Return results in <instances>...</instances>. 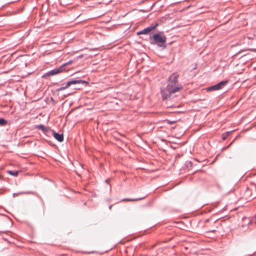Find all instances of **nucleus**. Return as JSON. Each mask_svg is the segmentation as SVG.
<instances>
[{"label":"nucleus","mask_w":256,"mask_h":256,"mask_svg":"<svg viewBox=\"0 0 256 256\" xmlns=\"http://www.w3.org/2000/svg\"><path fill=\"white\" fill-rule=\"evenodd\" d=\"M138 199H136V200H135V199H128V198H126V199H124L122 200V201H125V202H132V201H136V200H138Z\"/></svg>","instance_id":"nucleus-12"},{"label":"nucleus","mask_w":256,"mask_h":256,"mask_svg":"<svg viewBox=\"0 0 256 256\" xmlns=\"http://www.w3.org/2000/svg\"><path fill=\"white\" fill-rule=\"evenodd\" d=\"M86 82L84 80H72L71 81H70L67 82L66 84L64 86H62L61 88H60L58 89V91H61L62 90H64L68 88L72 84H84Z\"/></svg>","instance_id":"nucleus-3"},{"label":"nucleus","mask_w":256,"mask_h":256,"mask_svg":"<svg viewBox=\"0 0 256 256\" xmlns=\"http://www.w3.org/2000/svg\"><path fill=\"white\" fill-rule=\"evenodd\" d=\"M168 123L169 124H172L174 123V121L168 120Z\"/></svg>","instance_id":"nucleus-15"},{"label":"nucleus","mask_w":256,"mask_h":256,"mask_svg":"<svg viewBox=\"0 0 256 256\" xmlns=\"http://www.w3.org/2000/svg\"><path fill=\"white\" fill-rule=\"evenodd\" d=\"M6 124V122L4 119H2V118L0 119V125L4 126Z\"/></svg>","instance_id":"nucleus-11"},{"label":"nucleus","mask_w":256,"mask_h":256,"mask_svg":"<svg viewBox=\"0 0 256 256\" xmlns=\"http://www.w3.org/2000/svg\"><path fill=\"white\" fill-rule=\"evenodd\" d=\"M158 26V24H156L154 26H150L149 27H148L140 31V32H138V34H147L150 32L152 30L156 28V27Z\"/></svg>","instance_id":"nucleus-7"},{"label":"nucleus","mask_w":256,"mask_h":256,"mask_svg":"<svg viewBox=\"0 0 256 256\" xmlns=\"http://www.w3.org/2000/svg\"><path fill=\"white\" fill-rule=\"evenodd\" d=\"M152 44H156L160 46H162L163 44L166 42V38L162 32H160L158 34H156L153 35L152 37L150 38Z\"/></svg>","instance_id":"nucleus-2"},{"label":"nucleus","mask_w":256,"mask_h":256,"mask_svg":"<svg viewBox=\"0 0 256 256\" xmlns=\"http://www.w3.org/2000/svg\"><path fill=\"white\" fill-rule=\"evenodd\" d=\"M72 60H70V61L64 64H63L62 66H64H64H67V65H68V64H72Z\"/></svg>","instance_id":"nucleus-14"},{"label":"nucleus","mask_w":256,"mask_h":256,"mask_svg":"<svg viewBox=\"0 0 256 256\" xmlns=\"http://www.w3.org/2000/svg\"><path fill=\"white\" fill-rule=\"evenodd\" d=\"M64 72V66H61L60 67L58 68L54 69L51 71L48 72L44 76L46 77V76H54L55 74H58L60 72Z\"/></svg>","instance_id":"nucleus-5"},{"label":"nucleus","mask_w":256,"mask_h":256,"mask_svg":"<svg viewBox=\"0 0 256 256\" xmlns=\"http://www.w3.org/2000/svg\"><path fill=\"white\" fill-rule=\"evenodd\" d=\"M53 136L54 138L60 142H62L64 140V136L62 134H59L54 132L53 133Z\"/></svg>","instance_id":"nucleus-8"},{"label":"nucleus","mask_w":256,"mask_h":256,"mask_svg":"<svg viewBox=\"0 0 256 256\" xmlns=\"http://www.w3.org/2000/svg\"><path fill=\"white\" fill-rule=\"evenodd\" d=\"M8 172L12 175V176H16L18 174V171H15V172H14V171H8Z\"/></svg>","instance_id":"nucleus-10"},{"label":"nucleus","mask_w":256,"mask_h":256,"mask_svg":"<svg viewBox=\"0 0 256 256\" xmlns=\"http://www.w3.org/2000/svg\"><path fill=\"white\" fill-rule=\"evenodd\" d=\"M255 223L256 224V222H255Z\"/></svg>","instance_id":"nucleus-16"},{"label":"nucleus","mask_w":256,"mask_h":256,"mask_svg":"<svg viewBox=\"0 0 256 256\" xmlns=\"http://www.w3.org/2000/svg\"><path fill=\"white\" fill-rule=\"evenodd\" d=\"M232 132V131L230 132H228L225 134H224L222 136V138L223 140H226L228 136Z\"/></svg>","instance_id":"nucleus-9"},{"label":"nucleus","mask_w":256,"mask_h":256,"mask_svg":"<svg viewBox=\"0 0 256 256\" xmlns=\"http://www.w3.org/2000/svg\"><path fill=\"white\" fill-rule=\"evenodd\" d=\"M178 77L179 74L178 73H174L169 78V83L179 84L178 80Z\"/></svg>","instance_id":"nucleus-6"},{"label":"nucleus","mask_w":256,"mask_h":256,"mask_svg":"<svg viewBox=\"0 0 256 256\" xmlns=\"http://www.w3.org/2000/svg\"><path fill=\"white\" fill-rule=\"evenodd\" d=\"M182 88L180 84H176L169 83L165 90L161 91L163 100H166L170 98L172 94H174Z\"/></svg>","instance_id":"nucleus-1"},{"label":"nucleus","mask_w":256,"mask_h":256,"mask_svg":"<svg viewBox=\"0 0 256 256\" xmlns=\"http://www.w3.org/2000/svg\"><path fill=\"white\" fill-rule=\"evenodd\" d=\"M38 128H39V129H40L42 130H44V129H45V127L43 126V125H39L38 126Z\"/></svg>","instance_id":"nucleus-13"},{"label":"nucleus","mask_w":256,"mask_h":256,"mask_svg":"<svg viewBox=\"0 0 256 256\" xmlns=\"http://www.w3.org/2000/svg\"><path fill=\"white\" fill-rule=\"evenodd\" d=\"M227 83V81H222L218 83V84L210 86L207 88L208 91L211 90H217L222 89L224 86H226Z\"/></svg>","instance_id":"nucleus-4"}]
</instances>
